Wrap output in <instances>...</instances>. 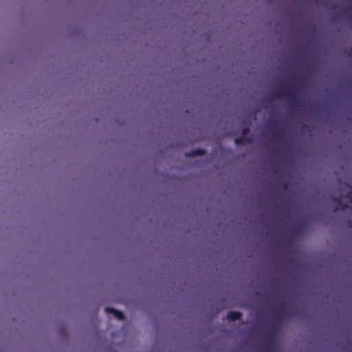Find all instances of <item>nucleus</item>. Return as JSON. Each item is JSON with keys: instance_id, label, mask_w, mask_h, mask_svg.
Here are the masks:
<instances>
[{"instance_id": "nucleus-1", "label": "nucleus", "mask_w": 352, "mask_h": 352, "mask_svg": "<svg viewBox=\"0 0 352 352\" xmlns=\"http://www.w3.org/2000/svg\"><path fill=\"white\" fill-rule=\"evenodd\" d=\"M297 93H298V90L296 88L291 90L280 88L273 91L272 98L279 99L284 97L287 99L291 107L296 106L298 107L300 105H298V96L296 94Z\"/></svg>"}, {"instance_id": "nucleus-2", "label": "nucleus", "mask_w": 352, "mask_h": 352, "mask_svg": "<svg viewBox=\"0 0 352 352\" xmlns=\"http://www.w3.org/2000/svg\"><path fill=\"white\" fill-rule=\"evenodd\" d=\"M342 199V195L332 197L333 201L337 204V206L333 209L334 212H337L339 210H344L345 209L350 208V206L347 204L343 201Z\"/></svg>"}, {"instance_id": "nucleus-3", "label": "nucleus", "mask_w": 352, "mask_h": 352, "mask_svg": "<svg viewBox=\"0 0 352 352\" xmlns=\"http://www.w3.org/2000/svg\"><path fill=\"white\" fill-rule=\"evenodd\" d=\"M104 311L107 314H112L119 320H122L124 318V314L121 311L117 310L114 308L107 307Z\"/></svg>"}, {"instance_id": "nucleus-4", "label": "nucleus", "mask_w": 352, "mask_h": 352, "mask_svg": "<svg viewBox=\"0 0 352 352\" xmlns=\"http://www.w3.org/2000/svg\"><path fill=\"white\" fill-rule=\"evenodd\" d=\"M242 314L239 311H231L227 314V319L229 320L234 322L236 320H239L241 319Z\"/></svg>"}, {"instance_id": "nucleus-5", "label": "nucleus", "mask_w": 352, "mask_h": 352, "mask_svg": "<svg viewBox=\"0 0 352 352\" xmlns=\"http://www.w3.org/2000/svg\"><path fill=\"white\" fill-rule=\"evenodd\" d=\"M206 154V151L203 148H196L185 154L186 157L202 156Z\"/></svg>"}, {"instance_id": "nucleus-6", "label": "nucleus", "mask_w": 352, "mask_h": 352, "mask_svg": "<svg viewBox=\"0 0 352 352\" xmlns=\"http://www.w3.org/2000/svg\"><path fill=\"white\" fill-rule=\"evenodd\" d=\"M252 142V139L250 138H246L243 135H241V137L236 138L234 140V142L236 145H241L243 144L245 142L250 143Z\"/></svg>"}, {"instance_id": "nucleus-7", "label": "nucleus", "mask_w": 352, "mask_h": 352, "mask_svg": "<svg viewBox=\"0 0 352 352\" xmlns=\"http://www.w3.org/2000/svg\"><path fill=\"white\" fill-rule=\"evenodd\" d=\"M344 186L349 188V190L346 195L344 196V198L349 201L350 204L352 205V186L347 183H344Z\"/></svg>"}, {"instance_id": "nucleus-8", "label": "nucleus", "mask_w": 352, "mask_h": 352, "mask_svg": "<svg viewBox=\"0 0 352 352\" xmlns=\"http://www.w3.org/2000/svg\"><path fill=\"white\" fill-rule=\"evenodd\" d=\"M294 230L298 233H302L305 230V225L302 223H298L294 227Z\"/></svg>"}, {"instance_id": "nucleus-9", "label": "nucleus", "mask_w": 352, "mask_h": 352, "mask_svg": "<svg viewBox=\"0 0 352 352\" xmlns=\"http://www.w3.org/2000/svg\"><path fill=\"white\" fill-rule=\"evenodd\" d=\"M250 131L249 126L243 127L241 130V135L246 136Z\"/></svg>"}, {"instance_id": "nucleus-10", "label": "nucleus", "mask_w": 352, "mask_h": 352, "mask_svg": "<svg viewBox=\"0 0 352 352\" xmlns=\"http://www.w3.org/2000/svg\"><path fill=\"white\" fill-rule=\"evenodd\" d=\"M345 54L349 58H352V48H348L345 50Z\"/></svg>"}, {"instance_id": "nucleus-11", "label": "nucleus", "mask_w": 352, "mask_h": 352, "mask_svg": "<svg viewBox=\"0 0 352 352\" xmlns=\"http://www.w3.org/2000/svg\"><path fill=\"white\" fill-rule=\"evenodd\" d=\"M281 186H282V188H283L284 190H287V187H288L287 184L284 183V184H281Z\"/></svg>"}, {"instance_id": "nucleus-12", "label": "nucleus", "mask_w": 352, "mask_h": 352, "mask_svg": "<svg viewBox=\"0 0 352 352\" xmlns=\"http://www.w3.org/2000/svg\"><path fill=\"white\" fill-rule=\"evenodd\" d=\"M285 304H282L280 307V309L283 311L285 310Z\"/></svg>"}, {"instance_id": "nucleus-13", "label": "nucleus", "mask_w": 352, "mask_h": 352, "mask_svg": "<svg viewBox=\"0 0 352 352\" xmlns=\"http://www.w3.org/2000/svg\"><path fill=\"white\" fill-rule=\"evenodd\" d=\"M285 314H284L283 313V314H280V316H281V317H283V316H285Z\"/></svg>"}, {"instance_id": "nucleus-14", "label": "nucleus", "mask_w": 352, "mask_h": 352, "mask_svg": "<svg viewBox=\"0 0 352 352\" xmlns=\"http://www.w3.org/2000/svg\"><path fill=\"white\" fill-rule=\"evenodd\" d=\"M278 136V133H275V137H276V138H277Z\"/></svg>"}, {"instance_id": "nucleus-15", "label": "nucleus", "mask_w": 352, "mask_h": 352, "mask_svg": "<svg viewBox=\"0 0 352 352\" xmlns=\"http://www.w3.org/2000/svg\"><path fill=\"white\" fill-rule=\"evenodd\" d=\"M315 1H318V0H314Z\"/></svg>"}]
</instances>
